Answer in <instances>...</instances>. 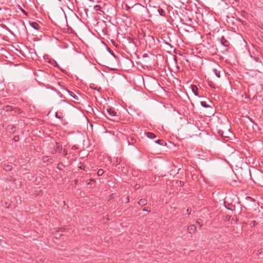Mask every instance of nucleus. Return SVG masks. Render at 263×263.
Instances as JSON below:
<instances>
[{"label":"nucleus","instance_id":"nucleus-1","mask_svg":"<svg viewBox=\"0 0 263 263\" xmlns=\"http://www.w3.org/2000/svg\"><path fill=\"white\" fill-rule=\"evenodd\" d=\"M251 180L258 185L263 187V173L257 171L254 174L253 176L251 175Z\"/></svg>","mask_w":263,"mask_h":263},{"label":"nucleus","instance_id":"nucleus-2","mask_svg":"<svg viewBox=\"0 0 263 263\" xmlns=\"http://www.w3.org/2000/svg\"><path fill=\"white\" fill-rule=\"evenodd\" d=\"M187 231L190 234H193L196 232V227L194 224H191L187 227Z\"/></svg>","mask_w":263,"mask_h":263},{"label":"nucleus","instance_id":"nucleus-3","mask_svg":"<svg viewBox=\"0 0 263 263\" xmlns=\"http://www.w3.org/2000/svg\"><path fill=\"white\" fill-rule=\"evenodd\" d=\"M107 111L111 117H114L116 115V112L112 108H109L107 109Z\"/></svg>","mask_w":263,"mask_h":263},{"label":"nucleus","instance_id":"nucleus-4","mask_svg":"<svg viewBox=\"0 0 263 263\" xmlns=\"http://www.w3.org/2000/svg\"><path fill=\"white\" fill-rule=\"evenodd\" d=\"M220 69H221V68L220 67H219L218 69H217V68L213 69V72L217 77V78L220 77Z\"/></svg>","mask_w":263,"mask_h":263},{"label":"nucleus","instance_id":"nucleus-5","mask_svg":"<svg viewBox=\"0 0 263 263\" xmlns=\"http://www.w3.org/2000/svg\"><path fill=\"white\" fill-rule=\"evenodd\" d=\"M192 91L196 96H198V87L194 85H191Z\"/></svg>","mask_w":263,"mask_h":263},{"label":"nucleus","instance_id":"nucleus-6","mask_svg":"<svg viewBox=\"0 0 263 263\" xmlns=\"http://www.w3.org/2000/svg\"><path fill=\"white\" fill-rule=\"evenodd\" d=\"M30 25L36 30H39L40 29V26L36 22H30Z\"/></svg>","mask_w":263,"mask_h":263},{"label":"nucleus","instance_id":"nucleus-7","mask_svg":"<svg viewBox=\"0 0 263 263\" xmlns=\"http://www.w3.org/2000/svg\"><path fill=\"white\" fill-rule=\"evenodd\" d=\"M220 43L224 46L227 47L228 45V42L223 36H222L220 39Z\"/></svg>","mask_w":263,"mask_h":263},{"label":"nucleus","instance_id":"nucleus-8","mask_svg":"<svg viewBox=\"0 0 263 263\" xmlns=\"http://www.w3.org/2000/svg\"><path fill=\"white\" fill-rule=\"evenodd\" d=\"M65 90L74 99L78 100L79 98L73 92L69 90L68 89H65Z\"/></svg>","mask_w":263,"mask_h":263},{"label":"nucleus","instance_id":"nucleus-9","mask_svg":"<svg viewBox=\"0 0 263 263\" xmlns=\"http://www.w3.org/2000/svg\"><path fill=\"white\" fill-rule=\"evenodd\" d=\"M55 117L60 119L62 121L64 120V117L63 116V114L61 112H57L55 113Z\"/></svg>","mask_w":263,"mask_h":263},{"label":"nucleus","instance_id":"nucleus-10","mask_svg":"<svg viewBox=\"0 0 263 263\" xmlns=\"http://www.w3.org/2000/svg\"><path fill=\"white\" fill-rule=\"evenodd\" d=\"M145 134L146 135V136L149 138V139H154L155 138H156V135L153 133H151V132H147V133H145Z\"/></svg>","mask_w":263,"mask_h":263},{"label":"nucleus","instance_id":"nucleus-11","mask_svg":"<svg viewBox=\"0 0 263 263\" xmlns=\"http://www.w3.org/2000/svg\"><path fill=\"white\" fill-rule=\"evenodd\" d=\"M138 204L141 206H144L147 204V200L145 199H141L138 201Z\"/></svg>","mask_w":263,"mask_h":263},{"label":"nucleus","instance_id":"nucleus-12","mask_svg":"<svg viewBox=\"0 0 263 263\" xmlns=\"http://www.w3.org/2000/svg\"><path fill=\"white\" fill-rule=\"evenodd\" d=\"M159 14L162 16H165L166 15V11L162 8H159L158 10Z\"/></svg>","mask_w":263,"mask_h":263},{"label":"nucleus","instance_id":"nucleus-13","mask_svg":"<svg viewBox=\"0 0 263 263\" xmlns=\"http://www.w3.org/2000/svg\"><path fill=\"white\" fill-rule=\"evenodd\" d=\"M155 143L158 144H160L161 145H165L166 144V142L163 140H157L156 141H155Z\"/></svg>","mask_w":263,"mask_h":263},{"label":"nucleus","instance_id":"nucleus-14","mask_svg":"<svg viewBox=\"0 0 263 263\" xmlns=\"http://www.w3.org/2000/svg\"><path fill=\"white\" fill-rule=\"evenodd\" d=\"M56 144H57L56 151L59 152V153H61L62 151V145L58 142L56 143Z\"/></svg>","mask_w":263,"mask_h":263},{"label":"nucleus","instance_id":"nucleus-15","mask_svg":"<svg viewBox=\"0 0 263 263\" xmlns=\"http://www.w3.org/2000/svg\"><path fill=\"white\" fill-rule=\"evenodd\" d=\"M12 169V166L11 165H5L4 170L6 171H10Z\"/></svg>","mask_w":263,"mask_h":263},{"label":"nucleus","instance_id":"nucleus-16","mask_svg":"<svg viewBox=\"0 0 263 263\" xmlns=\"http://www.w3.org/2000/svg\"><path fill=\"white\" fill-rule=\"evenodd\" d=\"M201 105L204 108H211V106L208 105L205 101H201L200 102Z\"/></svg>","mask_w":263,"mask_h":263},{"label":"nucleus","instance_id":"nucleus-17","mask_svg":"<svg viewBox=\"0 0 263 263\" xmlns=\"http://www.w3.org/2000/svg\"><path fill=\"white\" fill-rule=\"evenodd\" d=\"M14 128H15V127L13 125H8V127H7V129L8 130H9V129H11V131H10V132H12V133H13L14 132Z\"/></svg>","mask_w":263,"mask_h":263},{"label":"nucleus","instance_id":"nucleus-18","mask_svg":"<svg viewBox=\"0 0 263 263\" xmlns=\"http://www.w3.org/2000/svg\"><path fill=\"white\" fill-rule=\"evenodd\" d=\"M104 173V171L102 169H99L98 172H97V175L99 176H102L103 175V174Z\"/></svg>","mask_w":263,"mask_h":263},{"label":"nucleus","instance_id":"nucleus-19","mask_svg":"<svg viewBox=\"0 0 263 263\" xmlns=\"http://www.w3.org/2000/svg\"><path fill=\"white\" fill-rule=\"evenodd\" d=\"M257 222L256 221L253 220L250 222V226L251 228H253V227H255L256 225H257Z\"/></svg>","mask_w":263,"mask_h":263},{"label":"nucleus","instance_id":"nucleus-20","mask_svg":"<svg viewBox=\"0 0 263 263\" xmlns=\"http://www.w3.org/2000/svg\"><path fill=\"white\" fill-rule=\"evenodd\" d=\"M254 60L256 62H258V63H261V59L259 58V57H254Z\"/></svg>","mask_w":263,"mask_h":263},{"label":"nucleus","instance_id":"nucleus-21","mask_svg":"<svg viewBox=\"0 0 263 263\" xmlns=\"http://www.w3.org/2000/svg\"><path fill=\"white\" fill-rule=\"evenodd\" d=\"M218 134L221 135L222 137H227L228 136H226V135H224L223 134V132H222V130H218Z\"/></svg>","mask_w":263,"mask_h":263},{"label":"nucleus","instance_id":"nucleus-22","mask_svg":"<svg viewBox=\"0 0 263 263\" xmlns=\"http://www.w3.org/2000/svg\"><path fill=\"white\" fill-rule=\"evenodd\" d=\"M13 139L15 142L18 141L20 139L19 136H18V135L15 136Z\"/></svg>","mask_w":263,"mask_h":263},{"label":"nucleus","instance_id":"nucleus-23","mask_svg":"<svg viewBox=\"0 0 263 263\" xmlns=\"http://www.w3.org/2000/svg\"><path fill=\"white\" fill-rule=\"evenodd\" d=\"M196 223L200 227L202 226V223L201 222L200 219H198L196 221Z\"/></svg>","mask_w":263,"mask_h":263},{"label":"nucleus","instance_id":"nucleus-24","mask_svg":"<svg viewBox=\"0 0 263 263\" xmlns=\"http://www.w3.org/2000/svg\"><path fill=\"white\" fill-rule=\"evenodd\" d=\"M95 9L97 11L100 10L101 7L99 5H96L95 6Z\"/></svg>","mask_w":263,"mask_h":263},{"label":"nucleus","instance_id":"nucleus-25","mask_svg":"<svg viewBox=\"0 0 263 263\" xmlns=\"http://www.w3.org/2000/svg\"><path fill=\"white\" fill-rule=\"evenodd\" d=\"M231 216L227 215L225 216V220L229 221L230 219Z\"/></svg>","mask_w":263,"mask_h":263},{"label":"nucleus","instance_id":"nucleus-26","mask_svg":"<svg viewBox=\"0 0 263 263\" xmlns=\"http://www.w3.org/2000/svg\"><path fill=\"white\" fill-rule=\"evenodd\" d=\"M166 45L170 46L171 47V48H173V46L169 43H167L165 41H164L163 42Z\"/></svg>","mask_w":263,"mask_h":263},{"label":"nucleus","instance_id":"nucleus-27","mask_svg":"<svg viewBox=\"0 0 263 263\" xmlns=\"http://www.w3.org/2000/svg\"><path fill=\"white\" fill-rule=\"evenodd\" d=\"M21 11L24 14H25L26 15H28V12H27L25 10H24V9H23L22 8H21Z\"/></svg>","mask_w":263,"mask_h":263},{"label":"nucleus","instance_id":"nucleus-28","mask_svg":"<svg viewBox=\"0 0 263 263\" xmlns=\"http://www.w3.org/2000/svg\"><path fill=\"white\" fill-rule=\"evenodd\" d=\"M191 211H192V210L190 208H187L186 210V212H187V214H189V215L191 213Z\"/></svg>","mask_w":263,"mask_h":263},{"label":"nucleus","instance_id":"nucleus-29","mask_svg":"<svg viewBox=\"0 0 263 263\" xmlns=\"http://www.w3.org/2000/svg\"><path fill=\"white\" fill-rule=\"evenodd\" d=\"M71 148H72V150H75V149H78V147L77 145H73V146H72Z\"/></svg>","mask_w":263,"mask_h":263},{"label":"nucleus","instance_id":"nucleus-30","mask_svg":"<svg viewBox=\"0 0 263 263\" xmlns=\"http://www.w3.org/2000/svg\"><path fill=\"white\" fill-rule=\"evenodd\" d=\"M46 159H44V161H46V162H50V158H49L48 157H45Z\"/></svg>","mask_w":263,"mask_h":263},{"label":"nucleus","instance_id":"nucleus-31","mask_svg":"<svg viewBox=\"0 0 263 263\" xmlns=\"http://www.w3.org/2000/svg\"><path fill=\"white\" fill-rule=\"evenodd\" d=\"M80 165L79 167L81 169L84 170V165H83V164L81 162H80Z\"/></svg>","mask_w":263,"mask_h":263},{"label":"nucleus","instance_id":"nucleus-32","mask_svg":"<svg viewBox=\"0 0 263 263\" xmlns=\"http://www.w3.org/2000/svg\"><path fill=\"white\" fill-rule=\"evenodd\" d=\"M63 154L65 156L67 155V151L65 149L63 151Z\"/></svg>","mask_w":263,"mask_h":263},{"label":"nucleus","instance_id":"nucleus-33","mask_svg":"<svg viewBox=\"0 0 263 263\" xmlns=\"http://www.w3.org/2000/svg\"><path fill=\"white\" fill-rule=\"evenodd\" d=\"M184 185V182L182 181H179V185L182 186Z\"/></svg>","mask_w":263,"mask_h":263},{"label":"nucleus","instance_id":"nucleus-34","mask_svg":"<svg viewBox=\"0 0 263 263\" xmlns=\"http://www.w3.org/2000/svg\"><path fill=\"white\" fill-rule=\"evenodd\" d=\"M121 162V160H119L118 158L116 159V163L117 164H118L120 163Z\"/></svg>","mask_w":263,"mask_h":263},{"label":"nucleus","instance_id":"nucleus-35","mask_svg":"<svg viewBox=\"0 0 263 263\" xmlns=\"http://www.w3.org/2000/svg\"><path fill=\"white\" fill-rule=\"evenodd\" d=\"M142 210H143V211H146V212L150 211V210H148L147 208H144Z\"/></svg>","mask_w":263,"mask_h":263},{"label":"nucleus","instance_id":"nucleus-36","mask_svg":"<svg viewBox=\"0 0 263 263\" xmlns=\"http://www.w3.org/2000/svg\"><path fill=\"white\" fill-rule=\"evenodd\" d=\"M259 27L263 30V24L259 25Z\"/></svg>","mask_w":263,"mask_h":263},{"label":"nucleus","instance_id":"nucleus-37","mask_svg":"<svg viewBox=\"0 0 263 263\" xmlns=\"http://www.w3.org/2000/svg\"><path fill=\"white\" fill-rule=\"evenodd\" d=\"M248 119L250 120L251 122H252V123H254V121H253V120L252 119H251L249 117H248Z\"/></svg>","mask_w":263,"mask_h":263},{"label":"nucleus","instance_id":"nucleus-38","mask_svg":"<svg viewBox=\"0 0 263 263\" xmlns=\"http://www.w3.org/2000/svg\"><path fill=\"white\" fill-rule=\"evenodd\" d=\"M126 199H127V201H126V202H129V197H128V196L127 197Z\"/></svg>","mask_w":263,"mask_h":263},{"label":"nucleus","instance_id":"nucleus-39","mask_svg":"<svg viewBox=\"0 0 263 263\" xmlns=\"http://www.w3.org/2000/svg\"><path fill=\"white\" fill-rule=\"evenodd\" d=\"M54 63H55V65H56L57 66H58V63H57V62L54 61Z\"/></svg>","mask_w":263,"mask_h":263},{"label":"nucleus","instance_id":"nucleus-40","mask_svg":"<svg viewBox=\"0 0 263 263\" xmlns=\"http://www.w3.org/2000/svg\"><path fill=\"white\" fill-rule=\"evenodd\" d=\"M209 85H210L211 87H213L212 84H210Z\"/></svg>","mask_w":263,"mask_h":263},{"label":"nucleus","instance_id":"nucleus-41","mask_svg":"<svg viewBox=\"0 0 263 263\" xmlns=\"http://www.w3.org/2000/svg\"><path fill=\"white\" fill-rule=\"evenodd\" d=\"M111 53V54H112V55H113L114 56H115V54H114V52Z\"/></svg>","mask_w":263,"mask_h":263},{"label":"nucleus","instance_id":"nucleus-42","mask_svg":"<svg viewBox=\"0 0 263 263\" xmlns=\"http://www.w3.org/2000/svg\"><path fill=\"white\" fill-rule=\"evenodd\" d=\"M262 100H263V98H262Z\"/></svg>","mask_w":263,"mask_h":263}]
</instances>
